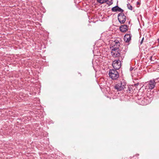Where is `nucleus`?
<instances>
[{
    "instance_id": "obj_1",
    "label": "nucleus",
    "mask_w": 159,
    "mask_h": 159,
    "mask_svg": "<svg viewBox=\"0 0 159 159\" xmlns=\"http://www.w3.org/2000/svg\"><path fill=\"white\" fill-rule=\"evenodd\" d=\"M109 75L110 77L113 80H116L119 77V74L116 70H110Z\"/></svg>"
},
{
    "instance_id": "obj_2",
    "label": "nucleus",
    "mask_w": 159,
    "mask_h": 159,
    "mask_svg": "<svg viewBox=\"0 0 159 159\" xmlns=\"http://www.w3.org/2000/svg\"><path fill=\"white\" fill-rule=\"evenodd\" d=\"M126 84V83L125 80H122L120 82L116 85L115 88L118 91H121L125 88Z\"/></svg>"
},
{
    "instance_id": "obj_3",
    "label": "nucleus",
    "mask_w": 159,
    "mask_h": 159,
    "mask_svg": "<svg viewBox=\"0 0 159 159\" xmlns=\"http://www.w3.org/2000/svg\"><path fill=\"white\" fill-rule=\"evenodd\" d=\"M119 58L118 60H115L112 63V66L113 68L116 70L119 69L121 66V61Z\"/></svg>"
},
{
    "instance_id": "obj_4",
    "label": "nucleus",
    "mask_w": 159,
    "mask_h": 159,
    "mask_svg": "<svg viewBox=\"0 0 159 159\" xmlns=\"http://www.w3.org/2000/svg\"><path fill=\"white\" fill-rule=\"evenodd\" d=\"M118 19L119 22L121 24H124L126 20V17L123 13L118 14Z\"/></svg>"
},
{
    "instance_id": "obj_5",
    "label": "nucleus",
    "mask_w": 159,
    "mask_h": 159,
    "mask_svg": "<svg viewBox=\"0 0 159 159\" xmlns=\"http://www.w3.org/2000/svg\"><path fill=\"white\" fill-rule=\"evenodd\" d=\"M147 83H148V87L149 89H152L154 88L155 82L154 80H150Z\"/></svg>"
},
{
    "instance_id": "obj_6",
    "label": "nucleus",
    "mask_w": 159,
    "mask_h": 159,
    "mask_svg": "<svg viewBox=\"0 0 159 159\" xmlns=\"http://www.w3.org/2000/svg\"><path fill=\"white\" fill-rule=\"evenodd\" d=\"M120 50L114 52H111L112 56L114 57H119L120 56Z\"/></svg>"
},
{
    "instance_id": "obj_7",
    "label": "nucleus",
    "mask_w": 159,
    "mask_h": 159,
    "mask_svg": "<svg viewBox=\"0 0 159 159\" xmlns=\"http://www.w3.org/2000/svg\"><path fill=\"white\" fill-rule=\"evenodd\" d=\"M120 29L121 32H125L127 30V26L125 25H121L120 28Z\"/></svg>"
},
{
    "instance_id": "obj_8",
    "label": "nucleus",
    "mask_w": 159,
    "mask_h": 159,
    "mask_svg": "<svg viewBox=\"0 0 159 159\" xmlns=\"http://www.w3.org/2000/svg\"><path fill=\"white\" fill-rule=\"evenodd\" d=\"M112 45V47H117L119 48L120 46V43L118 40H116L113 43Z\"/></svg>"
},
{
    "instance_id": "obj_9",
    "label": "nucleus",
    "mask_w": 159,
    "mask_h": 159,
    "mask_svg": "<svg viewBox=\"0 0 159 159\" xmlns=\"http://www.w3.org/2000/svg\"><path fill=\"white\" fill-rule=\"evenodd\" d=\"M124 40L126 42H129L131 39L130 35L128 34H126L124 37Z\"/></svg>"
},
{
    "instance_id": "obj_10",
    "label": "nucleus",
    "mask_w": 159,
    "mask_h": 159,
    "mask_svg": "<svg viewBox=\"0 0 159 159\" xmlns=\"http://www.w3.org/2000/svg\"><path fill=\"white\" fill-rule=\"evenodd\" d=\"M118 7V6L117 5H116V6H115V7H113L111 8V11L113 12H116V11H118V9H117Z\"/></svg>"
},
{
    "instance_id": "obj_11",
    "label": "nucleus",
    "mask_w": 159,
    "mask_h": 159,
    "mask_svg": "<svg viewBox=\"0 0 159 159\" xmlns=\"http://www.w3.org/2000/svg\"><path fill=\"white\" fill-rule=\"evenodd\" d=\"M111 52H114L115 51H118L119 50V48L117 47L111 46Z\"/></svg>"
},
{
    "instance_id": "obj_12",
    "label": "nucleus",
    "mask_w": 159,
    "mask_h": 159,
    "mask_svg": "<svg viewBox=\"0 0 159 159\" xmlns=\"http://www.w3.org/2000/svg\"><path fill=\"white\" fill-rule=\"evenodd\" d=\"M107 1H108V0H97L98 2L101 4Z\"/></svg>"
},
{
    "instance_id": "obj_13",
    "label": "nucleus",
    "mask_w": 159,
    "mask_h": 159,
    "mask_svg": "<svg viewBox=\"0 0 159 159\" xmlns=\"http://www.w3.org/2000/svg\"><path fill=\"white\" fill-rule=\"evenodd\" d=\"M127 6L128 7V8L131 10H132V6L130 5L129 3L127 4Z\"/></svg>"
},
{
    "instance_id": "obj_14",
    "label": "nucleus",
    "mask_w": 159,
    "mask_h": 159,
    "mask_svg": "<svg viewBox=\"0 0 159 159\" xmlns=\"http://www.w3.org/2000/svg\"><path fill=\"white\" fill-rule=\"evenodd\" d=\"M118 9V11H119V12H121V13H123V12L124 11L123 10L121 9L120 7H119L118 6V7H117Z\"/></svg>"
},
{
    "instance_id": "obj_15",
    "label": "nucleus",
    "mask_w": 159,
    "mask_h": 159,
    "mask_svg": "<svg viewBox=\"0 0 159 159\" xmlns=\"http://www.w3.org/2000/svg\"><path fill=\"white\" fill-rule=\"evenodd\" d=\"M143 40H144V38L143 37L142 38L141 42H140V45L142 44V43H143Z\"/></svg>"
},
{
    "instance_id": "obj_16",
    "label": "nucleus",
    "mask_w": 159,
    "mask_h": 159,
    "mask_svg": "<svg viewBox=\"0 0 159 159\" xmlns=\"http://www.w3.org/2000/svg\"><path fill=\"white\" fill-rule=\"evenodd\" d=\"M143 100H144L143 101L142 100V101H143L144 102H145V101H146L147 100V98H143Z\"/></svg>"
},
{
    "instance_id": "obj_17",
    "label": "nucleus",
    "mask_w": 159,
    "mask_h": 159,
    "mask_svg": "<svg viewBox=\"0 0 159 159\" xmlns=\"http://www.w3.org/2000/svg\"><path fill=\"white\" fill-rule=\"evenodd\" d=\"M142 105H147L148 104V103L147 102L145 103H143V102H142Z\"/></svg>"
},
{
    "instance_id": "obj_18",
    "label": "nucleus",
    "mask_w": 159,
    "mask_h": 159,
    "mask_svg": "<svg viewBox=\"0 0 159 159\" xmlns=\"http://www.w3.org/2000/svg\"><path fill=\"white\" fill-rule=\"evenodd\" d=\"M133 67H131L130 68V71H132L133 70Z\"/></svg>"
},
{
    "instance_id": "obj_19",
    "label": "nucleus",
    "mask_w": 159,
    "mask_h": 159,
    "mask_svg": "<svg viewBox=\"0 0 159 159\" xmlns=\"http://www.w3.org/2000/svg\"><path fill=\"white\" fill-rule=\"evenodd\" d=\"M134 85H135V86H137L139 85V83L136 84H135Z\"/></svg>"
},
{
    "instance_id": "obj_20",
    "label": "nucleus",
    "mask_w": 159,
    "mask_h": 159,
    "mask_svg": "<svg viewBox=\"0 0 159 159\" xmlns=\"http://www.w3.org/2000/svg\"><path fill=\"white\" fill-rule=\"evenodd\" d=\"M137 4H139V5L140 4V3L139 2H137Z\"/></svg>"
},
{
    "instance_id": "obj_21",
    "label": "nucleus",
    "mask_w": 159,
    "mask_h": 159,
    "mask_svg": "<svg viewBox=\"0 0 159 159\" xmlns=\"http://www.w3.org/2000/svg\"><path fill=\"white\" fill-rule=\"evenodd\" d=\"M152 57H150V60H151V59H152Z\"/></svg>"
},
{
    "instance_id": "obj_22",
    "label": "nucleus",
    "mask_w": 159,
    "mask_h": 159,
    "mask_svg": "<svg viewBox=\"0 0 159 159\" xmlns=\"http://www.w3.org/2000/svg\"><path fill=\"white\" fill-rule=\"evenodd\" d=\"M158 43H159V39H158Z\"/></svg>"
},
{
    "instance_id": "obj_23",
    "label": "nucleus",
    "mask_w": 159,
    "mask_h": 159,
    "mask_svg": "<svg viewBox=\"0 0 159 159\" xmlns=\"http://www.w3.org/2000/svg\"><path fill=\"white\" fill-rule=\"evenodd\" d=\"M136 155L137 156H138L139 155L138 154H137Z\"/></svg>"
},
{
    "instance_id": "obj_24",
    "label": "nucleus",
    "mask_w": 159,
    "mask_h": 159,
    "mask_svg": "<svg viewBox=\"0 0 159 159\" xmlns=\"http://www.w3.org/2000/svg\"><path fill=\"white\" fill-rule=\"evenodd\" d=\"M121 60H122V59H123V58H122V57H121Z\"/></svg>"
}]
</instances>
